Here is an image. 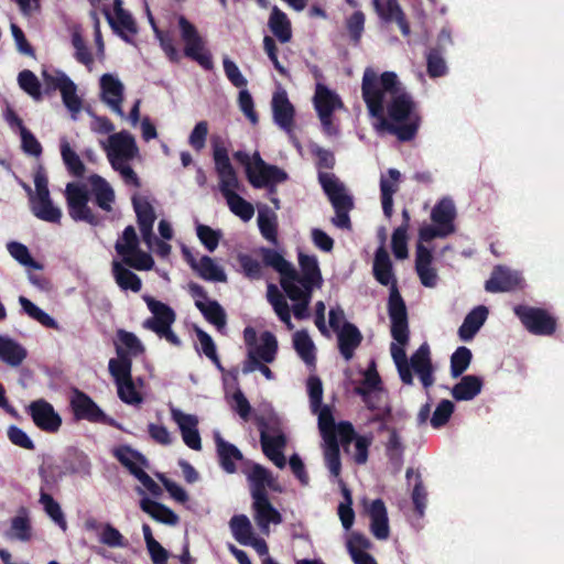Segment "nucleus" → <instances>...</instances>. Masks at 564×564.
Wrapping results in <instances>:
<instances>
[{"label":"nucleus","mask_w":564,"mask_h":564,"mask_svg":"<svg viewBox=\"0 0 564 564\" xmlns=\"http://www.w3.org/2000/svg\"><path fill=\"white\" fill-rule=\"evenodd\" d=\"M362 99L370 116L380 120L381 127L401 142L412 141L419 131L421 116L415 110L412 96L405 91L394 72L380 76L371 68L364 72Z\"/></svg>","instance_id":"obj_1"},{"label":"nucleus","mask_w":564,"mask_h":564,"mask_svg":"<svg viewBox=\"0 0 564 564\" xmlns=\"http://www.w3.org/2000/svg\"><path fill=\"white\" fill-rule=\"evenodd\" d=\"M372 272L375 279L381 285H390L388 314L391 321V336L395 341L403 345L409 341L406 305L399 292L389 253L383 247H379L375 253Z\"/></svg>","instance_id":"obj_2"},{"label":"nucleus","mask_w":564,"mask_h":564,"mask_svg":"<svg viewBox=\"0 0 564 564\" xmlns=\"http://www.w3.org/2000/svg\"><path fill=\"white\" fill-rule=\"evenodd\" d=\"M143 300L152 316L143 321L142 327L155 333L160 338H164L174 346H181V339L172 329L176 319L174 310L150 295H144Z\"/></svg>","instance_id":"obj_3"},{"label":"nucleus","mask_w":564,"mask_h":564,"mask_svg":"<svg viewBox=\"0 0 564 564\" xmlns=\"http://www.w3.org/2000/svg\"><path fill=\"white\" fill-rule=\"evenodd\" d=\"M318 182L335 209L334 225L341 229H349L351 226L349 212L354 207L351 196L345 192L344 185L334 174L319 173Z\"/></svg>","instance_id":"obj_4"},{"label":"nucleus","mask_w":564,"mask_h":564,"mask_svg":"<svg viewBox=\"0 0 564 564\" xmlns=\"http://www.w3.org/2000/svg\"><path fill=\"white\" fill-rule=\"evenodd\" d=\"M210 142L215 170L219 177V189L227 199L230 195L237 194L236 189L239 188L240 183L230 162L225 140L220 135H213Z\"/></svg>","instance_id":"obj_5"},{"label":"nucleus","mask_w":564,"mask_h":564,"mask_svg":"<svg viewBox=\"0 0 564 564\" xmlns=\"http://www.w3.org/2000/svg\"><path fill=\"white\" fill-rule=\"evenodd\" d=\"M112 454L117 460L147 488V490L154 496L161 494L160 486L144 470V467H148V460L140 452L131 448L129 445H121L115 448Z\"/></svg>","instance_id":"obj_6"},{"label":"nucleus","mask_w":564,"mask_h":564,"mask_svg":"<svg viewBox=\"0 0 564 564\" xmlns=\"http://www.w3.org/2000/svg\"><path fill=\"white\" fill-rule=\"evenodd\" d=\"M514 314L532 335L552 336L556 332L557 319L545 308L518 305L514 307Z\"/></svg>","instance_id":"obj_7"},{"label":"nucleus","mask_w":564,"mask_h":564,"mask_svg":"<svg viewBox=\"0 0 564 564\" xmlns=\"http://www.w3.org/2000/svg\"><path fill=\"white\" fill-rule=\"evenodd\" d=\"M181 37L185 43L184 54L186 57L197 62L204 69L210 70L214 67L212 54L204 50V41L196 26L184 15L178 18Z\"/></svg>","instance_id":"obj_8"},{"label":"nucleus","mask_w":564,"mask_h":564,"mask_svg":"<svg viewBox=\"0 0 564 564\" xmlns=\"http://www.w3.org/2000/svg\"><path fill=\"white\" fill-rule=\"evenodd\" d=\"M67 209L75 221H85L91 226H98L100 218L88 206L89 193L85 185L68 183L65 189Z\"/></svg>","instance_id":"obj_9"},{"label":"nucleus","mask_w":564,"mask_h":564,"mask_svg":"<svg viewBox=\"0 0 564 564\" xmlns=\"http://www.w3.org/2000/svg\"><path fill=\"white\" fill-rule=\"evenodd\" d=\"M260 432V443L265 456L283 452L286 446V436L282 431L280 419L272 414L268 417L258 416L256 419Z\"/></svg>","instance_id":"obj_10"},{"label":"nucleus","mask_w":564,"mask_h":564,"mask_svg":"<svg viewBox=\"0 0 564 564\" xmlns=\"http://www.w3.org/2000/svg\"><path fill=\"white\" fill-rule=\"evenodd\" d=\"M69 406L76 421L85 420L90 423L104 424L113 422L87 393L78 388H73L70 391Z\"/></svg>","instance_id":"obj_11"},{"label":"nucleus","mask_w":564,"mask_h":564,"mask_svg":"<svg viewBox=\"0 0 564 564\" xmlns=\"http://www.w3.org/2000/svg\"><path fill=\"white\" fill-rule=\"evenodd\" d=\"M247 180L254 188H263L272 183H283L288 173L276 165L263 161L259 152L253 153V166L247 169Z\"/></svg>","instance_id":"obj_12"},{"label":"nucleus","mask_w":564,"mask_h":564,"mask_svg":"<svg viewBox=\"0 0 564 564\" xmlns=\"http://www.w3.org/2000/svg\"><path fill=\"white\" fill-rule=\"evenodd\" d=\"M42 77L46 91L59 90L64 105L72 112H78L82 108V100L76 94V85L64 73L56 72V75L43 70Z\"/></svg>","instance_id":"obj_13"},{"label":"nucleus","mask_w":564,"mask_h":564,"mask_svg":"<svg viewBox=\"0 0 564 564\" xmlns=\"http://www.w3.org/2000/svg\"><path fill=\"white\" fill-rule=\"evenodd\" d=\"M35 426L47 433H55L62 425V417L45 399L32 401L26 408Z\"/></svg>","instance_id":"obj_14"},{"label":"nucleus","mask_w":564,"mask_h":564,"mask_svg":"<svg viewBox=\"0 0 564 564\" xmlns=\"http://www.w3.org/2000/svg\"><path fill=\"white\" fill-rule=\"evenodd\" d=\"M300 272L297 276L292 280L291 285H299L301 289L314 291L315 288H321L323 284V276L315 256L299 253Z\"/></svg>","instance_id":"obj_15"},{"label":"nucleus","mask_w":564,"mask_h":564,"mask_svg":"<svg viewBox=\"0 0 564 564\" xmlns=\"http://www.w3.org/2000/svg\"><path fill=\"white\" fill-rule=\"evenodd\" d=\"M278 354V340L270 332L261 334V344L254 345L248 349L247 359L243 361L242 369L253 367L254 364H271L275 360Z\"/></svg>","instance_id":"obj_16"},{"label":"nucleus","mask_w":564,"mask_h":564,"mask_svg":"<svg viewBox=\"0 0 564 564\" xmlns=\"http://www.w3.org/2000/svg\"><path fill=\"white\" fill-rule=\"evenodd\" d=\"M410 370L414 371L425 389L435 382L434 367L431 359V349L427 343H423L409 359Z\"/></svg>","instance_id":"obj_17"},{"label":"nucleus","mask_w":564,"mask_h":564,"mask_svg":"<svg viewBox=\"0 0 564 564\" xmlns=\"http://www.w3.org/2000/svg\"><path fill=\"white\" fill-rule=\"evenodd\" d=\"M251 498L252 509L254 512V520L258 527L261 529V531L267 532L271 523H282V516L272 506V503L269 500V496H264L262 492L257 490L256 495H251Z\"/></svg>","instance_id":"obj_18"},{"label":"nucleus","mask_w":564,"mask_h":564,"mask_svg":"<svg viewBox=\"0 0 564 564\" xmlns=\"http://www.w3.org/2000/svg\"><path fill=\"white\" fill-rule=\"evenodd\" d=\"M376 13L384 23L395 22L403 36H409L411 28L398 0H372Z\"/></svg>","instance_id":"obj_19"},{"label":"nucleus","mask_w":564,"mask_h":564,"mask_svg":"<svg viewBox=\"0 0 564 564\" xmlns=\"http://www.w3.org/2000/svg\"><path fill=\"white\" fill-rule=\"evenodd\" d=\"M521 281L516 271L505 265H496L485 283V290L490 293L512 292L520 286Z\"/></svg>","instance_id":"obj_20"},{"label":"nucleus","mask_w":564,"mask_h":564,"mask_svg":"<svg viewBox=\"0 0 564 564\" xmlns=\"http://www.w3.org/2000/svg\"><path fill=\"white\" fill-rule=\"evenodd\" d=\"M260 254L263 264L272 268L280 274L282 289H286L290 282L297 276V270L276 250L263 247L260 249Z\"/></svg>","instance_id":"obj_21"},{"label":"nucleus","mask_w":564,"mask_h":564,"mask_svg":"<svg viewBox=\"0 0 564 564\" xmlns=\"http://www.w3.org/2000/svg\"><path fill=\"white\" fill-rule=\"evenodd\" d=\"M172 419L178 425L184 443L194 451H200L202 440L197 429V416L173 409Z\"/></svg>","instance_id":"obj_22"},{"label":"nucleus","mask_w":564,"mask_h":564,"mask_svg":"<svg viewBox=\"0 0 564 564\" xmlns=\"http://www.w3.org/2000/svg\"><path fill=\"white\" fill-rule=\"evenodd\" d=\"M101 99L113 112L124 116L122 110L123 85L111 74H104L100 78Z\"/></svg>","instance_id":"obj_23"},{"label":"nucleus","mask_w":564,"mask_h":564,"mask_svg":"<svg viewBox=\"0 0 564 564\" xmlns=\"http://www.w3.org/2000/svg\"><path fill=\"white\" fill-rule=\"evenodd\" d=\"M247 479L250 486V495H256L257 490L268 496V489L281 492L276 479L272 473L260 464L254 463L247 473Z\"/></svg>","instance_id":"obj_24"},{"label":"nucleus","mask_w":564,"mask_h":564,"mask_svg":"<svg viewBox=\"0 0 564 564\" xmlns=\"http://www.w3.org/2000/svg\"><path fill=\"white\" fill-rule=\"evenodd\" d=\"M272 112L274 122L283 130L290 132L294 126L295 109L284 90L272 97Z\"/></svg>","instance_id":"obj_25"},{"label":"nucleus","mask_w":564,"mask_h":564,"mask_svg":"<svg viewBox=\"0 0 564 564\" xmlns=\"http://www.w3.org/2000/svg\"><path fill=\"white\" fill-rule=\"evenodd\" d=\"M28 191L30 193V205L32 214L43 221L59 224L62 212L58 207L53 205L50 194L34 196L30 187H28Z\"/></svg>","instance_id":"obj_26"},{"label":"nucleus","mask_w":564,"mask_h":564,"mask_svg":"<svg viewBox=\"0 0 564 564\" xmlns=\"http://www.w3.org/2000/svg\"><path fill=\"white\" fill-rule=\"evenodd\" d=\"M370 531L378 540H387L390 535L389 519L382 499H375L369 507Z\"/></svg>","instance_id":"obj_27"},{"label":"nucleus","mask_w":564,"mask_h":564,"mask_svg":"<svg viewBox=\"0 0 564 564\" xmlns=\"http://www.w3.org/2000/svg\"><path fill=\"white\" fill-rule=\"evenodd\" d=\"M215 444L220 467L228 474L237 471L236 462L243 459L240 449L225 441L218 433L215 435Z\"/></svg>","instance_id":"obj_28"},{"label":"nucleus","mask_w":564,"mask_h":564,"mask_svg":"<svg viewBox=\"0 0 564 564\" xmlns=\"http://www.w3.org/2000/svg\"><path fill=\"white\" fill-rule=\"evenodd\" d=\"M337 338L341 356L346 360H350L354 357L355 350L362 341V334L356 325L345 322L337 333Z\"/></svg>","instance_id":"obj_29"},{"label":"nucleus","mask_w":564,"mask_h":564,"mask_svg":"<svg viewBox=\"0 0 564 564\" xmlns=\"http://www.w3.org/2000/svg\"><path fill=\"white\" fill-rule=\"evenodd\" d=\"M105 149L107 154L123 156V159H133L138 152L134 138L127 131L111 134Z\"/></svg>","instance_id":"obj_30"},{"label":"nucleus","mask_w":564,"mask_h":564,"mask_svg":"<svg viewBox=\"0 0 564 564\" xmlns=\"http://www.w3.org/2000/svg\"><path fill=\"white\" fill-rule=\"evenodd\" d=\"M388 176L380 180V193L383 214L390 219L393 215V195L399 191L401 174L395 169H389Z\"/></svg>","instance_id":"obj_31"},{"label":"nucleus","mask_w":564,"mask_h":564,"mask_svg":"<svg viewBox=\"0 0 564 564\" xmlns=\"http://www.w3.org/2000/svg\"><path fill=\"white\" fill-rule=\"evenodd\" d=\"M102 12L113 32L117 33L124 42L131 43L132 40L130 35L133 36L138 32V28L132 15L127 11L117 14L115 18L108 8H105Z\"/></svg>","instance_id":"obj_32"},{"label":"nucleus","mask_w":564,"mask_h":564,"mask_svg":"<svg viewBox=\"0 0 564 564\" xmlns=\"http://www.w3.org/2000/svg\"><path fill=\"white\" fill-rule=\"evenodd\" d=\"M488 316V308L479 305L471 310L464 318L463 324L458 328V336L464 341L471 340L480 327L484 325Z\"/></svg>","instance_id":"obj_33"},{"label":"nucleus","mask_w":564,"mask_h":564,"mask_svg":"<svg viewBox=\"0 0 564 564\" xmlns=\"http://www.w3.org/2000/svg\"><path fill=\"white\" fill-rule=\"evenodd\" d=\"M95 204L105 212H111L115 202V192L109 183L98 174L89 176Z\"/></svg>","instance_id":"obj_34"},{"label":"nucleus","mask_w":564,"mask_h":564,"mask_svg":"<svg viewBox=\"0 0 564 564\" xmlns=\"http://www.w3.org/2000/svg\"><path fill=\"white\" fill-rule=\"evenodd\" d=\"M43 485L40 490V502L43 505L45 512L50 516V518L59 525L64 531L67 529V522L61 509V506L54 498L45 491L46 488H50V480L44 471H40Z\"/></svg>","instance_id":"obj_35"},{"label":"nucleus","mask_w":564,"mask_h":564,"mask_svg":"<svg viewBox=\"0 0 564 564\" xmlns=\"http://www.w3.org/2000/svg\"><path fill=\"white\" fill-rule=\"evenodd\" d=\"M140 508L158 522L167 525H175L178 522V516L172 509L148 497L141 499Z\"/></svg>","instance_id":"obj_36"},{"label":"nucleus","mask_w":564,"mask_h":564,"mask_svg":"<svg viewBox=\"0 0 564 564\" xmlns=\"http://www.w3.org/2000/svg\"><path fill=\"white\" fill-rule=\"evenodd\" d=\"M484 381L475 375L463 376L452 389V397L456 401H469L476 398L482 389Z\"/></svg>","instance_id":"obj_37"},{"label":"nucleus","mask_w":564,"mask_h":564,"mask_svg":"<svg viewBox=\"0 0 564 564\" xmlns=\"http://www.w3.org/2000/svg\"><path fill=\"white\" fill-rule=\"evenodd\" d=\"M314 106L318 115L328 117L329 115H333L335 109L341 107L343 102L339 97L326 86L317 84L314 96Z\"/></svg>","instance_id":"obj_38"},{"label":"nucleus","mask_w":564,"mask_h":564,"mask_svg":"<svg viewBox=\"0 0 564 564\" xmlns=\"http://www.w3.org/2000/svg\"><path fill=\"white\" fill-rule=\"evenodd\" d=\"M285 294L291 301H294L293 305V314L297 319H304L308 317V305L312 300L313 291H307L301 289L299 285H288L286 289H283Z\"/></svg>","instance_id":"obj_39"},{"label":"nucleus","mask_w":564,"mask_h":564,"mask_svg":"<svg viewBox=\"0 0 564 564\" xmlns=\"http://www.w3.org/2000/svg\"><path fill=\"white\" fill-rule=\"evenodd\" d=\"M381 390V378L375 368V364L367 369L361 386L355 388V393L360 395L369 410H376L377 406L372 402L371 391Z\"/></svg>","instance_id":"obj_40"},{"label":"nucleus","mask_w":564,"mask_h":564,"mask_svg":"<svg viewBox=\"0 0 564 564\" xmlns=\"http://www.w3.org/2000/svg\"><path fill=\"white\" fill-rule=\"evenodd\" d=\"M26 358V350L15 340L0 335V359L6 364L18 367Z\"/></svg>","instance_id":"obj_41"},{"label":"nucleus","mask_w":564,"mask_h":564,"mask_svg":"<svg viewBox=\"0 0 564 564\" xmlns=\"http://www.w3.org/2000/svg\"><path fill=\"white\" fill-rule=\"evenodd\" d=\"M196 307L203 314L205 319L213 324L218 330L226 327L227 315L223 306L216 301L203 302L199 300L195 301Z\"/></svg>","instance_id":"obj_42"},{"label":"nucleus","mask_w":564,"mask_h":564,"mask_svg":"<svg viewBox=\"0 0 564 564\" xmlns=\"http://www.w3.org/2000/svg\"><path fill=\"white\" fill-rule=\"evenodd\" d=\"M112 274L118 286L123 290H131L134 293H138L142 289L141 279L131 270L126 268L121 262L113 261L112 262Z\"/></svg>","instance_id":"obj_43"},{"label":"nucleus","mask_w":564,"mask_h":564,"mask_svg":"<svg viewBox=\"0 0 564 564\" xmlns=\"http://www.w3.org/2000/svg\"><path fill=\"white\" fill-rule=\"evenodd\" d=\"M267 297L278 317L288 326V328L292 329L293 324L291 322L289 304L276 285L272 283L268 285Z\"/></svg>","instance_id":"obj_44"},{"label":"nucleus","mask_w":564,"mask_h":564,"mask_svg":"<svg viewBox=\"0 0 564 564\" xmlns=\"http://www.w3.org/2000/svg\"><path fill=\"white\" fill-rule=\"evenodd\" d=\"M455 208L451 200H440L431 212V219L434 224L443 227L447 232H454Z\"/></svg>","instance_id":"obj_45"},{"label":"nucleus","mask_w":564,"mask_h":564,"mask_svg":"<svg viewBox=\"0 0 564 564\" xmlns=\"http://www.w3.org/2000/svg\"><path fill=\"white\" fill-rule=\"evenodd\" d=\"M189 263L204 280L216 282H225L227 280L224 270L208 256H203L198 263L192 258Z\"/></svg>","instance_id":"obj_46"},{"label":"nucleus","mask_w":564,"mask_h":564,"mask_svg":"<svg viewBox=\"0 0 564 564\" xmlns=\"http://www.w3.org/2000/svg\"><path fill=\"white\" fill-rule=\"evenodd\" d=\"M269 28L281 43H286L292 37L290 20L278 7L272 9L269 18Z\"/></svg>","instance_id":"obj_47"},{"label":"nucleus","mask_w":564,"mask_h":564,"mask_svg":"<svg viewBox=\"0 0 564 564\" xmlns=\"http://www.w3.org/2000/svg\"><path fill=\"white\" fill-rule=\"evenodd\" d=\"M293 346L297 355L308 367H315V346L305 330H297L294 333Z\"/></svg>","instance_id":"obj_48"},{"label":"nucleus","mask_w":564,"mask_h":564,"mask_svg":"<svg viewBox=\"0 0 564 564\" xmlns=\"http://www.w3.org/2000/svg\"><path fill=\"white\" fill-rule=\"evenodd\" d=\"M117 355L118 358L110 359L108 365L109 372L116 383L132 377V360L130 356H128V354L120 347L117 348Z\"/></svg>","instance_id":"obj_49"},{"label":"nucleus","mask_w":564,"mask_h":564,"mask_svg":"<svg viewBox=\"0 0 564 564\" xmlns=\"http://www.w3.org/2000/svg\"><path fill=\"white\" fill-rule=\"evenodd\" d=\"M234 538L242 545H249L253 540V529L249 518L245 514H236L229 521Z\"/></svg>","instance_id":"obj_50"},{"label":"nucleus","mask_w":564,"mask_h":564,"mask_svg":"<svg viewBox=\"0 0 564 564\" xmlns=\"http://www.w3.org/2000/svg\"><path fill=\"white\" fill-rule=\"evenodd\" d=\"M406 344H408V341L405 343V345ZM403 346H404V344H403ZM390 351H391L393 361L397 366L401 381L406 386H412L413 384V375L410 370L409 359L406 357L404 348L402 347V344H400L398 341H397V344L392 343L391 347H390Z\"/></svg>","instance_id":"obj_51"},{"label":"nucleus","mask_w":564,"mask_h":564,"mask_svg":"<svg viewBox=\"0 0 564 564\" xmlns=\"http://www.w3.org/2000/svg\"><path fill=\"white\" fill-rule=\"evenodd\" d=\"M380 431H389L390 435L386 443V455L393 465H401L403 462L404 445L394 427H388L386 424L380 426Z\"/></svg>","instance_id":"obj_52"},{"label":"nucleus","mask_w":564,"mask_h":564,"mask_svg":"<svg viewBox=\"0 0 564 564\" xmlns=\"http://www.w3.org/2000/svg\"><path fill=\"white\" fill-rule=\"evenodd\" d=\"M19 303L23 312L28 314V316H30L32 319L40 323L42 326L51 329H59L58 323L51 315L45 313L25 296H20Z\"/></svg>","instance_id":"obj_53"},{"label":"nucleus","mask_w":564,"mask_h":564,"mask_svg":"<svg viewBox=\"0 0 564 564\" xmlns=\"http://www.w3.org/2000/svg\"><path fill=\"white\" fill-rule=\"evenodd\" d=\"M426 69L431 78L442 77L447 73L444 48L440 45L431 47L426 53Z\"/></svg>","instance_id":"obj_54"},{"label":"nucleus","mask_w":564,"mask_h":564,"mask_svg":"<svg viewBox=\"0 0 564 564\" xmlns=\"http://www.w3.org/2000/svg\"><path fill=\"white\" fill-rule=\"evenodd\" d=\"M61 155L67 171L75 177H82L85 174V164L79 155L70 148L66 140L61 141Z\"/></svg>","instance_id":"obj_55"},{"label":"nucleus","mask_w":564,"mask_h":564,"mask_svg":"<svg viewBox=\"0 0 564 564\" xmlns=\"http://www.w3.org/2000/svg\"><path fill=\"white\" fill-rule=\"evenodd\" d=\"M318 415V429L324 442L330 441V437H336V422L333 415L332 408L327 404L322 405L316 413Z\"/></svg>","instance_id":"obj_56"},{"label":"nucleus","mask_w":564,"mask_h":564,"mask_svg":"<svg viewBox=\"0 0 564 564\" xmlns=\"http://www.w3.org/2000/svg\"><path fill=\"white\" fill-rule=\"evenodd\" d=\"M325 463L333 477L339 478L341 473L340 449L337 438L330 437V441L325 442Z\"/></svg>","instance_id":"obj_57"},{"label":"nucleus","mask_w":564,"mask_h":564,"mask_svg":"<svg viewBox=\"0 0 564 564\" xmlns=\"http://www.w3.org/2000/svg\"><path fill=\"white\" fill-rule=\"evenodd\" d=\"M7 248L11 257L20 264L36 270L43 269V265L32 258L25 245L18 241H11L7 245Z\"/></svg>","instance_id":"obj_58"},{"label":"nucleus","mask_w":564,"mask_h":564,"mask_svg":"<svg viewBox=\"0 0 564 564\" xmlns=\"http://www.w3.org/2000/svg\"><path fill=\"white\" fill-rule=\"evenodd\" d=\"M473 354L465 346L458 347L451 356V376L453 378L460 377L469 367Z\"/></svg>","instance_id":"obj_59"},{"label":"nucleus","mask_w":564,"mask_h":564,"mask_svg":"<svg viewBox=\"0 0 564 564\" xmlns=\"http://www.w3.org/2000/svg\"><path fill=\"white\" fill-rule=\"evenodd\" d=\"M18 83L21 89L35 100H40L42 98L41 84L35 74L30 69H24L19 73Z\"/></svg>","instance_id":"obj_60"},{"label":"nucleus","mask_w":564,"mask_h":564,"mask_svg":"<svg viewBox=\"0 0 564 564\" xmlns=\"http://www.w3.org/2000/svg\"><path fill=\"white\" fill-rule=\"evenodd\" d=\"M229 209L243 221L250 220L254 215V208L251 203L247 202L239 194L230 195L226 199Z\"/></svg>","instance_id":"obj_61"},{"label":"nucleus","mask_w":564,"mask_h":564,"mask_svg":"<svg viewBox=\"0 0 564 564\" xmlns=\"http://www.w3.org/2000/svg\"><path fill=\"white\" fill-rule=\"evenodd\" d=\"M139 248V238L133 226H127L122 232V241H117L115 249L118 254L124 257Z\"/></svg>","instance_id":"obj_62"},{"label":"nucleus","mask_w":564,"mask_h":564,"mask_svg":"<svg viewBox=\"0 0 564 564\" xmlns=\"http://www.w3.org/2000/svg\"><path fill=\"white\" fill-rule=\"evenodd\" d=\"M132 205L137 215L138 225L154 224L156 216L152 205L147 198L133 196Z\"/></svg>","instance_id":"obj_63"},{"label":"nucleus","mask_w":564,"mask_h":564,"mask_svg":"<svg viewBox=\"0 0 564 564\" xmlns=\"http://www.w3.org/2000/svg\"><path fill=\"white\" fill-rule=\"evenodd\" d=\"M99 541L109 547H126L128 545V540L110 523L102 525Z\"/></svg>","instance_id":"obj_64"}]
</instances>
